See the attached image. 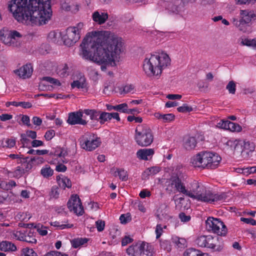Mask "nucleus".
I'll return each mask as SVG.
<instances>
[{"instance_id": "1", "label": "nucleus", "mask_w": 256, "mask_h": 256, "mask_svg": "<svg viewBox=\"0 0 256 256\" xmlns=\"http://www.w3.org/2000/svg\"><path fill=\"white\" fill-rule=\"evenodd\" d=\"M80 55L83 58L98 64L102 71L107 66H116L122 52V38L109 31H104L98 36L86 35L80 44Z\"/></svg>"}, {"instance_id": "2", "label": "nucleus", "mask_w": 256, "mask_h": 256, "mask_svg": "<svg viewBox=\"0 0 256 256\" xmlns=\"http://www.w3.org/2000/svg\"><path fill=\"white\" fill-rule=\"evenodd\" d=\"M8 8L18 22L32 26L45 24L52 16L50 0H12Z\"/></svg>"}, {"instance_id": "3", "label": "nucleus", "mask_w": 256, "mask_h": 256, "mask_svg": "<svg viewBox=\"0 0 256 256\" xmlns=\"http://www.w3.org/2000/svg\"><path fill=\"white\" fill-rule=\"evenodd\" d=\"M170 62V58L165 52L146 55L143 62V70L148 76L160 77Z\"/></svg>"}, {"instance_id": "4", "label": "nucleus", "mask_w": 256, "mask_h": 256, "mask_svg": "<svg viewBox=\"0 0 256 256\" xmlns=\"http://www.w3.org/2000/svg\"><path fill=\"white\" fill-rule=\"evenodd\" d=\"M192 190L188 191L183 188L182 194L193 199L207 203H212L214 202L221 200L226 198V194H214L211 191L206 190L198 182H194L192 184Z\"/></svg>"}, {"instance_id": "5", "label": "nucleus", "mask_w": 256, "mask_h": 256, "mask_svg": "<svg viewBox=\"0 0 256 256\" xmlns=\"http://www.w3.org/2000/svg\"><path fill=\"white\" fill-rule=\"evenodd\" d=\"M240 20L232 19V24L240 31L246 32L248 31L252 22L256 19V14L254 11L244 10H240Z\"/></svg>"}, {"instance_id": "6", "label": "nucleus", "mask_w": 256, "mask_h": 256, "mask_svg": "<svg viewBox=\"0 0 256 256\" xmlns=\"http://www.w3.org/2000/svg\"><path fill=\"white\" fill-rule=\"evenodd\" d=\"M134 140L140 146H150L154 140V136L152 130L147 126L140 124L135 130Z\"/></svg>"}, {"instance_id": "7", "label": "nucleus", "mask_w": 256, "mask_h": 256, "mask_svg": "<svg viewBox=\"0 0 256 256\" xmlns=\"http://www.w3.org/2000/svg\"><path fill=\"white\" fill-rule=\"evenodd\" d=\"M228 145L234 146V151L241 152L242 156L244 158H248L254 152L255 146L254 142L243 140H228Z\"/></svg>"}, {"instance_id": "8", "label": "nucleus", "mask_w": 256, "mask_h": 256, "mask_svg": "<svg viewBox=\"0 0 256 256\" xmlns=\"http://www.w3.org/2000/svg\"><path fill=\"white\" fill-rule=\"evenodd\" d=\"M83 26V23L79 22L76 26L68 28L64 38V44L70 46L75 44L80 38Z\"/></svg>"}, {"instance_id": "9", "label": "nucleus", "mask_w": 256, "mask_h": 256, "mask_svg": "<svg viewBox=\"0 0 256 256\" xmlns=\"http://www.w3.org/2000/svg\"><path fill=\"white\" fill-rule=\"evenodd\" d=\"M82 148L88 151H92L100 146V138L92 133H86L80 139Z\"/></svg>"}, {"instance_id": "10", "label": "nucleus", "mask_w": 256, "mask_h": 256, "mask_svg": "<svg viewBox=\"0 0 256 256\" xmlns=\"http://www.w3.org/2000/svg\"><path fill=\"white\" fill-rule=\"evenodd\" d=\"M206 228L212 231L218 236H225L227 233V228L220 219L209 217L206 222Z\"/></svg>"}, {"instance_id": "11", "label": "nucleus", "mask_w": 256, "mask_h": 256, "mask_svg": "<svg viewBox=\"0 0 256 256\" xmlns=\"http://www.w3.org/2000/svg\"><path fill=\"white\" fill-rule=\"evenodd\" d=\"M67 206L70 212L73 211L76 215L82 216L84 213L81 200L77 194L72 196Z\"/></svg>"}, {"instance_id": "12", "label": "nucleus", "mask_w": 256, "mask_h": 256, "mask_svg": "<svg viewBox=\"0 0 256 256\" xmlns=\"http://www.w3.org/2000/svg\"><path fill=\"white\" fill-rule=\"evenodd\" d=\"M192 160H222V158L216 152L204 150L196 154Z\"/></svg>"}, {"instance_id": "13", "label": "nucleus", "mask_w": 256, "mask_h": 256, "mask_svg": "<svg viewBox=\"0 0 256 256\" xmlns=\"http://www.w3.org/2000/svg\"><path fill=\"white\" fill-rule=\"evenodd\" d=\"M220 161H190V166L200 170L215 169L220 164Z\"/></svg>"}, {"instance_id": "14", "label": "nucleus", "mask_w": 256, "mask_h": 256, "mask_svg": "<svg viewBox=\"0 0 256 256\" xmlns=\"http://www.w3.org/2000/svg\"><path fill=\"white\" fill-rule=\"evenodd\" d=\"M83 111L79 110L77 112H73L69 114L67 122L71 125L81 124L84 126L87 122L82 118L83 116Z\"/></svg>"}, {"instance_id": "15", "label": "nucleus", "mask_w": 256, "mask_h": 256, "mask_svg": "<svg viewBox=\"0 0 256 256\" xmlns=\"http://www.w3.org/2000/svg\"><path fill=\"white\" fill-rule=\"evenodd\" d=\"M168 184L167 190L170 189L172 191L173 188H175L176 190L182 194L183 188H185L184 184L182 182V180L177 176H172L166 182Z\"/></svg>"}, {"instance_id": "16", "label": "nucleus", "mask_w": 256, "mask_h": 256, "mask_svg": "<svg viewBox=\"0 0 256 256\" xmlns=\"http://www.w3.org/2000/svg\"><path fill=\"white\" fill-rule=\"evenodd\" d=\"M32 72L33 68L31 64H26L19 69L14 71L16 74L23 79L30 78L32 76Z\"/></svg>"}, {"instance_id": "17", "label": "nucleus", "mask_w": 256, "mask_h": 256, "mask_svg": "<svg viewBox=\"0 0 256 256\" xmlns=\"http://www.w3.org/2000/svg\"><path fill=\"white\" fill-rule=\"evenodd\" d=\"M219 238L218 236H208L207 246L208 248H211L214 252H220L223 248L222 244L217 245L216 242L218 240Z\"/></svg>"}, {"instance_id": "18", "label": "nucleus", "mask_w": 256, "mask_h": 256, "mask_svg": "<svg viewBox=\"0 0 256 256\" xmlns=\"http://www.w3.org/2000/svg\"><path fill=\"white\" fill-rule=\"evenodd\" d=\"M146 244L142 242L140 244H137L135 246H130L126 250L129 254L134 256H144V248Z\"/></svg>"}, {"instance_id": "19", "label": "nucleus", "mask_w": 256, "mask_h": 256, "mask_svg": "<svg viewBox=\"0 0 256 256\" xmlns=\"http://www.w3.org/2000/svg\"><path fill=\"white\" fill-rule=\"evenodd\" d=\"M197 140L194 136H187L183 139V146L188 150H194L196 146Z\"/></svg>"}, {"instance_id": "20", "label": "nucleus", "mask_w": 256, "mask_h": 256, "mask_svg": "<svg viewBox=\"0 0 256 256\" xmlns=\"http://www.w3.org/2000/svg\"><path fill=\"white\" fill-rule=\"evenodd\" d=\"M108 14L102 11H95L92 14L93 20L99 24H104L108 19Z\"/></svg>"}, {"instance_id": "21", "label": "nucleus", "mask_w": 256, "mask_h": 256, "mask_svg": "<svg viewBox=\"0 0 256 256\" xmlns=\"http://www.w3.org/2000/svg\"><path fill=\"white\" fill-rule=\"evenodd\" d=\"M154 153L152 148H144L139 150L136 152L138 158L142 160H148L150 158Z\"/></svg>"}, {"instance_id": "22", "label": "nucleus", "mask_w": 256, "mask_h": 256, "mask_svg": "<svg viewBox=\"0 0 256 256\" xmlns=\"http://www.w3.org/2000/svg\"><path fill=\"white\" fill-rule=\"evenodd\" d=\"M110 172L115 177L118 176L120 179L122 181H126L128 180V172L124 168L114 167L110 169Z\"/></svg>"}, {"instance_id": "23", "label": "nucleus", "mask_w": 256, "mask_h": 256, "mask_svg": "<svg viewBox=\"0 0 256 256\" xmlns=\"http://www.w3.org/2000/svg\"><path fill=\"white\" fill-rule=\"evenodd\" d=\"M62 39V32L58 30L51 31L48 36V40L54 44L60 43Z\"/></svg>"}, {"instance_id": "24", "label": "nucleus", "mask_w": 256, "mask_h": 256, "mask_svg": "<svg viewBox=\"0 0 256 256\" xmlns=\"http://www.w3.org/2000/svg\"><path fill=\"white\" fill-rule=\"evenodd\" d=\"M50 154L54 156L56 158H54V159H56L59 158H65V157L68 155L67 150L60 147H56L55 148H53L50 152Z\"/></svg>"}, {"instance_id": "25", "label": "nucleus", "mask_w": 256, "mask_h": 256, "mask_svg": "<svg viewBox=\"0 0 256 256\" xmlns=\"http://www.w3.org/2000/svg\"><path fill=\"white\" fill-rule=\"evenodd\" d=\"M0 38L5 44L12 46L14 44L8 30H1Z\"/></svg>"}, {"instance_id": "26", "label": "nucleus", "mask_w": 256, "mask_h": 256, "mask_svg": "<svg viewBox=\"0 0 256 256\" xmlns=\"http://www.w3.org/2000/svg\"><path fill=\"white\" fill-rule=\"evenodd\" d=\"M0 250L4 252H14L16 250V246L12 242L2 241L0 242Z\"/></svg>"}, {"instance_id": "27", "label": "nucleus", "mask_w": 256, "mask_h": 256, "mask_svg": "<svg viewBox=\"0 0 256 256\" xmlns=\"http://www.w3.org/2000/svg\"><path fill=\"white\" fill-rule=\"evenodd\" d=\"M182 0H172L168 5V8L173 12L178 13L180 10Z\"/></svg>"}, {"instance_id": "28", "label": "nucleus", "mask_w": 256, "mask_h": 256, "mask_svg": "<svg viewBox=\"0 0 256 256\" xmlns=\"http://www.w3.org/2000/svg\"><path fill=\"white\" fill-rule=\"evenodd\" d=\"M84 114L89 116L90 119L92 120L99 121V117L100 111H98L94 109H84L83 110Z\"/></svg>"}, {"instance_id": "29", "label": "nucleus", "mask_w": 256, "mask_h": 256, "mask_svg": "<svg viewBox=\"0 0 256 256\" xmlns=\"http://www.w3.org/2000/svg\"><path fill=\"white\" fill-rule=\"evenodd\" d=\"M88 240L89 239L86 238H78L72 240H70V242L72 245V246L74 248H76L87 243Z\"/></svg>"}, {"instance_id": "30", "label": "nucleus", "mask_w": 256, "mask_h": 256, "mask_svg": "<svg viewBox=\"0 0 256 256\" xmlns=\"http://www.w3.org/2000/svg\"><path fill=\"white\" fill-rule=\"evenodd\" d=\"M71 87L74 88H84L86 87V80L84 76L80 77V80H74L71 84Z\"/></svg>"}, {"instance_id": "31", "label": "nucleus", "mask_w": 256, "mask_h": 256, "mask_svg": "<svg viewBox=\"0 0 256 256\" xmlns=\"http://www.w3.org/2000/svg\"><path fill=\"white\" fill-rule=\"evenodd\" d=\"M160 170V168L159 166H152L148 168L145 170L142 174V177L146 178L150 174H155L158 172Z\"/></svg>"}, {"instance_id": "32", "label": "nucleus", "mask_w": 256, "mask_h": 256, "mask_svg": "<svg viewBox=\"0 0 256 256\" xmlns=\"http://www.w3.org/2000/svg\"><path fill=\"white\" fill-rule=\"evenodd\" d=\"M172 242L178 248L181 249L184 248L187 246V242L185 238L176 237L175 238H173Z\"/></svg>"}, {"instance_id": "33", "label": "nucleus", "mask_w": 256, "mask_h": 256, "mask_svg": "<svg viewBox=\"0 0 256 256\" xmlns=\"http://www.w3.org/2000/svg\"><path fill=\"white\" fill-rule=\"evenodd\" d=\"M40 174L44 178H48L52 176L54 170L49 166L46 165L45 167L42 168Z\"/></svg>"}, {"instance_id": "34", "label": "nucleus", "mask_w": 256, "mask_h": 256, "mask_svg": "<svg viewBox=\"0 0 256 256\" xmlns=\"http://www.w3.org/2000/svg\"><path fill=\"white\" fill-rule=\"evenodd\" d=\"M207 238L208 236H201L196 240V244L201 247L207 248Z\"/></svg>"}, {"instance_id": "35", "label": "nucleus", "mask_w": 256, "mask_h": 256, "mask_svg": "<svg viewBox=\"0 0 256 256\" xmlns=\"http://www.w3.org/2000/svg\"><path fill=\"white\" fill-rule=\"evenodd\" d=\"M110 113L106 112H101L99 117V122L101 124H103L108 120H110Z\"/></svg>"}, {"instance_id": "36", "label": "nucleus", "mask_w": 256, "mask_h": 256, "mask_svg": "<svg viewBox=\"0 0 256 256\" xmlns=\"http://www.w3.org/2000/svg\"><path fill=\"white\" fill-rule=\"evenodd\" d=\"M59 186L63 189H65L66 188H70L72 187L71 181L67 177L64 176L62 178L61 184Z\"/></svg>"}, {"instance_id": "37", "label": "nucleus", "mask_w": 256, "mask_h": 256, "mask_svg": "<svg viewBox=\"0 0 256 256\" xmlns=\"http://www.w3.org/2000/svg\"><path fill=\"white\" fill-rule=\"evenodd\" d=\"M33 161H21L20 166L24 169V172H27L32 167Z\"/></svg>"}, {"instance_id": "38", "label": "nucleus", "mask_w": 256, "mask_h": 256, "mask_svg": "<svg viewBox=\"0 0 256 256\" xmlns=\"http://www.w3.org/2000/svg\"><path fill=\"white\" fill-rule=\"evenodd\" d=\"M200 251L194 248L188 249L184 253V256H198Z\"/></svg>"}, {"instance_id": "39", "label": "nucleus", "mask_w": 256, "mask_h": 256, "mask_svg": "<svg viewBox=\"0 0 256 256\" xmlns=\"http://www.w3.org/2000/svg\"><path fill=\"white\" fill-rule=\"evenodd\" d=\"M42 80L46 81L54 86H60L61 85V83L58 80L50 76H44L42 78Z\"/></svg>"}, {"instance_id": "40", "label": "nucleus", "mask_w": 256, "mask_h": 256, "mask_svg": "<svg viewBox=\"0 0 256 256\" xmlns=\"http://www.w3.org/2000/svg\"><path fill=\"white\" fill-rule=\"evenodd\" d=\"M241 44L242 46H253L256 45V38H254L252 40L248 39V38H244L242 39L241 42Z\"/></svg>"}, {"instance_id": "41", "label": "nucleus", "mask_w": 256, "mask_h": 256, "mask_svg": "<svg viewBox=\"0 0 256 256\" xmlns=\"http://www.w3.org/2000/svg\"><path fill=\"white\" fill-rule=\"evenodd\" d=\"M160 246L164 250L167 252H170L172 250L170 242L168 240H164L160 241Z\"/></svg>"}, {"instance_id": "42", "label": "nucleus", "mask_w": 256, "mask_h": 256, "mask_svg": "<svg viewBox=\"0 0 256 256\" xmlns=\"http://www.w3.org/2000/svg\"><path fill=\"white\" fill-rule=\"evenodd\" d=\"M226 88L228 90L230 94H234L236 90V85L233 80L230 81L226 86Z\"/></svg>"}, {"instance_id": "43", "label": "nucleus", "mask_w": 256, "mask_h": 256, "mask_svg": "<svg viewBox=\"0 0 256 256\" xmlns=\"http://www.w3.org/2000/svg\"><path fill=\"white\" fill-rule=\"evenodd\" d=\"M192 110V107L188 106L186 104H184L182 106H179L177 108V110L178 112L183 113L190 112Z\"/></svg>"}, {"instance_id": "44", "label": "nucleus", "mask_w": 256, "mask_h": 256, "mask_svg": "<svg viewBox=\"0 0 256 256\" xmlns=\"http://www.w3.org/2000/svg\"><path fill=\"white\" fill-rule=\"evenodd\" d=\"M157 216L159 218V219L161 220H168L171 218L172 217L168 214L166 212V210L164 212H162V210L160 212H159V210H158Z\"/></svg>"}, {"instance_id": "45", "label": "nucleus", "mask_w": 256, "mask_h": 256, "mask_svg": "<svg viewBox=\"0 0 256 256\" xmlns=\"http://www.w3.org/2000/svg\"><path fill=\"white\" fill-rule=\"evenodd\" d=\"M128 105L126 103H122L116 105V110L122 113L126 114Z\"/></svg>"}, {"instance_id": "46", "label": "nucleus", "mask_w": 256, "mask_h": 256, "mask_svg": "<svg viewBox=\"0 0 256 256\" xmlns=\"http://www.w3.org/2000/svg\"><path fill=\"white\" fill-rule=\"evenodd\" d=\"M242 130V126L238 124L230 122L229 126V130L230 131L240 132Z\"/></svg>"}, {"instance_id": "47", "label": "nucleus", "mask_w": 256, "mask_h": 256, "mask_svg": "<svg viewBox=\"0 0 256 256\" xmlns=\"http://www.w3.org/2000/svg\"><path fill=\"white\" fill-rule=\"evenodd\" d=\"M68 66L67 64H65L61 69H59L58 74L62 77H64L68 76Z\"/></svg>"}, {"instance_id": "48", "label": "nucleus", "mask_w": 256, "mask_h": 256, "mask_svg": "<svg viewBox=\"0 0 256 256\" xmlns=\"http://www.w3.org/2000/svg\"><path fill=\"white\" fill-rule=\"evenodd\" d=\"M48 151L46 150H34L33 149H31L29 150L28 152L29 154H32L34 155H38V156H42L46 154H48Z\"/></svg>"}, {"instance_id": "49", "label": "nucleus", "mask_w": 256, "mask_h": 256, "mask_svg": "<svg viewBox=\"0 0 256 256\" xmlns=\"http://www.w3.org/2000/svg\"><path fill=\"white\" fill-rule=\"evenodd\" d=\"M132 220L130 214L129 213L126 214H122L120 217V222L122 224H126L130 222Z\"/></svg>"}, {"instance_id": "50", "label": "nucleus", "mask_w": 256, "mask_h": 256, "mask_svg": "<svg viewBox=\"0 0 256 256\" xmlns=\"http://www.w3.org/2000/svg\"><path fill=\"white\" fill-rule=\"evenodd\" d=\"M22 252L24 256H38L33 249L28 248H23Z\"/></svg>"}, {"instance_id": "51", "label": "nucleus", "mask_w": 256, "mask_h": 256, "mask_svg": "<svg viewBox=\"0 0 256 256\" xmlns=\"http://www.w3.org/2000/svg\"><path fill=\"white\" fill-rule=\"evenodd\" d=\"M58 188L57 186H53L51 188V191L50 193V196L54 198H57L59 196V192H58Z\"/></svg>"}, {"instance_id": "52", "label": "nucleus", "mask_w": 256, "mask_h": 256, "mask_svg": "<svg viewBox=\"0 0 256 256\" xmlns=\"http://www.w3.org/2000/svg\"><path fill=\"white\" fill-rule=\"evenodd\" d=\"M20 140L23 147L27 146L30 142V140L27 138V136L24 134H22L20 135Z\"/></svg>"}, {"instance_id": "53", "label": "nucleus", "mask_w": 256, "mask_h": 256, "mask_svg": "<svg viewBox=\"0 0 256 256\" xmlns=\"http://www.w3.org/2000/svg\"><path fill=\"white\" fill-rule=\"evenodd\" d=\"M174 115L172 114H164L163 116L162 120L164 122H168L174 120Z\"/></svg>"}, {"instance_id": "54", "label": "nucleus", "mask_w": 256, "mask_h": 256, "mask_svg": "<svg viewBox=\"0 0 256 256\" xmlns=\"http://www.w3.org/2000/svg\"><path fill=\"white\" fill-rule=\"evenodd\" d=\"M96 226L98 232L102 231L105 226V222L104 220H99L96 222Z\"/></svg>"}, {"instance_id": "55", "label": "nucleus", "mask_w": 256, "mask_h": 256, "mask_svg": "<svg viewBox=\"0 0 256 256\" xmlns=\"http://www.w3.org/2000/svg\"><path fill=\"white\" fill-rule=\"evenodd\" d=\"M9 32L12 40L14 42L18 38H20L22 37V34L16 30H10Z\"/></svg>"}, {"instance_id": "56", "label": "nucleus", "mask_w": 256, "mask_h": 256, "mask_svg": "<svg viewBox=\"0 0 256 256\" xmlns=\"http://www.w3.org/2000/svg\"><path fill=\"white\" fill-rule=\"evenodd\" d=\"M230 122L229 120H221L218 124L222 128L229 130V126Z\"/></svg>"}, {"instance_id": "57", "label": "nucleus", "mask_w": 256, "mask_h": 256, "mask_svg": "<svg viewBox=\"0 0 256 256\" xmlns=\"http://www.w3.org/2000/svg\"><path fill=\"white\" fill-rule=\"evenodd\" d=\"M55 136V132L53 130H48L45 134L44 138L46 140H52Z\"/></svg>"}, {"instance_id": "58", "label": "nucleus", "mask_w": 256, "mask_h": 256, "mask_svg": "<svg viewBox=\"0 0 256 256\" xmlns=\"http://www.w3.org/2000/svg\"><path fill=\"white\" fill-rule=\"evenodd\" d=\"M42 226L40 225V224H38V225L34 226V228L37 229L38 232L41 235V236H46L48 234V231L46 230H42L41 228H42Z\"/></svg>"}, {"instance_id": "59", "label": "nucleus", "mask_w": 256, "mask_h": 256, "mask_svg": "<svg viewBox=\"0 0 256 256\" xmlns=\"http://www.w3.org/2000/svg\"><path fill=\"white\" fill-rule=\"evenodd\" d=\"M24 173V169L21 168L20 166H19L17 167L16 170L14 172L13 176L14 177H20Z\"/></svg>"}, {"instance_id": "60", "label": "nucleus", "mask_w": 256, "mask_h": 256, "mask_svg": "<svg viewBox=\"0 0 256 256\" xmlns=\"http://www.w3.org/2000/svg\"><path fill=\"white\" fill-rule=\"evenodd\" d=\"M21 120L24 124H25L28 127L31 126L30 118L28 116L22 115L21 118Z\"/></svg>"}, {"instance_id": "61", "label": "nucleus", "mask_w": 256, "mask_h": 256, "mask_svg": "<svg viewBox=\"0 0 256 256\" xmlns=\"http://www.w3.org/2000/svg\"><path fill=\"white\" fill-rule=\"evenodd\" d=\"M134 89V86L132 84H127L122 87V92L124 94H127L132 92Z\"/></svg>"}, {"instance_id": "62", "label": "nucleus", "mask_w": 256, "mask_h": 256, "mask_svg": "<svg viewBox=\"0 0 256 256\" xmlns=\"http://www.w3.org/2000/svg\"><path fill=\"white\" fill-rule=\"evenodd\" d=\"M240 220L246 224H250L252 226H255L256 224V221L252 218H241Z\"/></svg>"}, {"instance_id": "63", "label": "nucleus", "mask_w": 256, "mask_h": 256, "mask_svg": "<svg viewBox=\"0 0 256 256\" xmlns=\"http://www.w3.org/2000/svg\"><path fill=\"white\" fill-rule=\"evenodd\" d=\"M179 218L182 222H188L190 220V216H186L184 212H180L179 214Z\"/></svg>"}, {"instance_id": "64", "label": "nucleus", "mask_w": 256, "mask_h": 256, "mask_svg": "<svg viewBox=\"0 0 256 256\" xmlns=\"http://www.w3.org/2000/svg\"><path fill=\"white\" fill-rule=\"evenodd\" d=\"M32 121L33 124L36 126H40L42 124V120L38 116H34Z\"/></svg>"}]
</instances>
